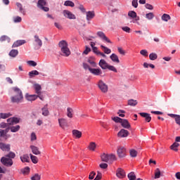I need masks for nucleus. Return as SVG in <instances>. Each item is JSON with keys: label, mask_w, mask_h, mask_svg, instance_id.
Here are the masks:
<instances>
[{"label": "nucleus", "mask_w": 180, "mask_h": 180, "mask_svg": "<svg viewBox=\"0 0 180 180\" xmlns=\"http://www.w3.org/2000/svg\"><path fill=\"white\" fill-rule=\"evenodd\" d=\"M128 178L129 180H136V174H134V172H131L128 174Z\"/></svg>", "instance_id": "nucleus-48"}, {"label": "nucleus", "mask_w": 180, "mask_h": 180, "mask_svg": "<svg viewBox=\"0 0 180 180\" xmlns=\"http://www.w3.org/2000/svg\"><path fill=\"white\" fill-rule=\"evenodd\" d=\"M41 110H42V115L43 116H49V108H48V105H45L44 106V108H41Z\"/></svg>", "instance_id": "nucleus-26"}, {"label": "nucleus", "mask_w": 180, "mask_h": 180, "mask_svg": "<svg viewBox=\"0 0 180 180\" xmlns=\"http://www.w3.org/2000/svg\"><path fill=\"white\" fill-rule=\"evenodd\" d=\"M30 148L32 150V153L34 154V155H40L41 154V152L39 150V148H37L35 146H30Z\"/></svg>", "instance_id": "nucleus-19"}, {"label": "nucleus", "mask_w": 180, "mask_h": 180, "mask_svg": "<svg viewBox=\"0 0 180 180\" xmlns=\"http://www.w3.org/2000/svg\"><path fill=\"white\" fill-rule=\"evenodd\" d=\"M39 71L37 70H32L31 72H29V76L30 78H33V77H34V75H39Z\"/></svg>", "instance_id": "nucleus-46"}, {"label": "nucleus", "mask_w": 180, "mask_h": 180, "mask_svg": "<svg viewBox=\"0 0 180 180\" xmlns=\"http://www.w3.org/2000/svg\"><path fill=\"white\" fill-rule=\"evenodd\" d=\"M158 58V56L155 53H152L149 55V58L152 61L157 60Z\"/></svg>", "instance_id": "nucleus-40"}, {"label": "nucleus", "mask_w": 180, "mask_h": 180, "mask_svg": "<svg viewBox=\"0 0 180 180\" xmlns=\"http://www.w3.org/2000/svg\"><path fill=\"white\" fill-rule=\"evenodd\" d=\"M0 41H8L9 43V41H11V38H9L8 36L3 35L0 38Z\"/></svg>", "instance_id": "nucleus-43"}, {"label": "nucleus", "mask_w": 180, "mask_h": 180, "mask_svg": "<svg viewBox=\"0 0 180 180\" xmlns=\"http://www.w3.org/2000/svg\"><path fill=\"white\" fill-rule=\"evenodd\" d=\"M14 23H20L22 22V18L19 16H16L13 18Z\"/></svg>", "instance_id": "nucleus-53"}, {"label": "nucleus", "mask_w": 180, "mask_h": 180, "mask_svg": "<svg viewBox=\"0 0 180 180\" xmlns=\"http://www.w3.org/2000/svg\"><path fill=\"white\" fill-rule=\"evenodd\" d=\"M25 98L27 99V101H36V99H37V95H30V94H26Z\"/></svg>", "instance_id": "nucleus-25"}, {"label": "nucleus", "mask_w": 180, "mask_h": 180, "mask_svg": "<svg viewBox=\"0 0 180 180\" xmlns=\"http://www.w3.org/2000/svg\"><path fill=\"white\" fill-rule=\"evenodd\" d=\"M101 161H103L104 162H108L109 161V155L103 154L101 155Z\"/></svg>", "instance_id": "nucleus-42"}, {"label": "nucleus", "mask_w": 180, "mask_h": 180, "mask_svg": "<svg viewBox=\"0 0 180 180\" xmlns=\"http://www.w3.org/2000/svg\"><path fill=\"white\" fill-rule=\"evenodd\" d=\"M121 126H122L124 129H130L131 127L130 123H129V121L125 119H122V121L121 122Z\"/></svg>", "instance_id": "nucleus-21"}, {"label": "nucleus", "mask_w": 180, "mask_h": 180, "mask_svg": "<svg viewBox=\"0 0 180 180\" xmlns=\"http://www.w3.org/2000/svg\"><path fill=\"white\" fill-rule=\"evenodd\" d=\"M35 93L37 95H41V86L40 84H34V85Z\"/></svg>", "instance_id": "nucleus-23"}, {"label": "nucleus", "mask_w": 180, "mask_h": 180, "mask_svg": "<svg viewBox=\"0 0 180 180\" xmlns=\"http://www.w3.org/2000/svg\"><path fill=\"white\" fill-rule=\"evenodd\" d=\"M117 153L120 158L126 157V148L124 147L120 146L117 150Z\"/></svg>", "instance_id": "nucleus-8"}, {"label": "nucleus", "mask_w": 180, "mask_h": 180, "mask_svg": "<svg viewBox=\"0 0 180 180\" xmlns=\"http://www.w3.org/2000/svg\"><path fill=\"white\" fill-rule=\"evenodd\" d=\"M102 179V173L98 172L96 178L94 180H101Z\"/></svg>", "instance_id": "nucleus-63"}, {"label": "nucleus", "mask_w": 180, "mask_h": 180, "mask_svg": "<svg viewBox=\"0 0 180 180\" xmlns=\"http://www.w3.org/2000/svg\"><path fill=\"white\" fill-rule=\"evenodd\" d=\"M139 115L140 116H141V117H144L146 122H147L148 123H150L151 122V115L149 113L140 112Z\"/></svg>", "instance_id": "nucleus-14"}, {"label": "nucleus", "mask_w": 180, "mask_h": 180, "mask_svg": "<svg viewBox=\"0 0 180 180\" xmlns=\"http://www.w3.org/2000/svg\"><path fill=\"white\" fill-rule=\"evenodd\" d=\"M110 58L113 63H116L117 64H119V63H120V60H119V56H117V55H116L115 53H112L110 56Z\"/></svg>", "instance_id": "nucleus-22"}, {"label": "nucleus", "mask_w": 180, "mask_h": 180, "mask_svg": "<svg viewBox=\"0 0 180 180\" xmlns=\"http://www.w3.org/2000/svg\"><path fill=\"white\" fill-rule=\"evenodd\" d=\"M34 46H35V50H39V49H41V46H43V41H41V39H40V37H39V36L37 35H35L34 37Z\"/></svg>", "instance_id": "nucleus-4"}, {"label": "nucleus", "mask_w": 180, "mask_h": 180, "mask_svg": "<svg viewBox=\"0 0 180 180\" xmlns=\"http://www.w3.org/2000/svg\"><path fill=\"white\" fill-rule=\"evenodd\" d=\"M112 120L115 122V123H122L123 119H122L119 117H112Z\"/></svg>", "instance_id": "nucleus-50"}, {"label": "nucleus", "mask_w": 180, "mask_h": 180, "mask_svg": "<svg viewBox=\"0 0 180 180\" xmlns=\"http://www.w3.org/2000/svg\"><path fill=\"white\" fill-rule=\"evenodd\" d=\"M122 30L124 31V32H126V33H130V32H131V29H130V27H122Z\"/></svg>", "instance_id": "nucleus-62"}, {"label": "nucleus", "mask_w": 180, "mask_h": 180, "mask_svg": "<svg viewBox=\"0 0 180 180\" xmlns=\"http://www.w3.org/2000/svg\"><path fill=\"white\" fill-rule=\"evenodd\" d=\"M128 16L131 18V19H134L131 22L132 23H137L139 20H140V17L137 16V13L133 11H130L128 12Z\"/></svg>", "instance_id": "nucleus-6"}, {"label": "nucleus", "mask_w": 180, "mask_h": 180, "mask_svg": "<svg viewBox=\"0 0 180 180\" xmlns=\"http://www.w3.org/2000/svg\"><path fill=\"white\" fill-rule=\"evenodd\" d=\"M35 140H37V136L34 132H32L31 134V141H35Z\"/></svg>", "instance_id": "nucleus-59"}, {"label": "nucleus", "mask_w": 180, "mask_h": 180, "mask_svg": "<svg viewBox=\"0 0 180 180\" xmlns=\"http://www.w3.org/2000/svg\"><path fill=\"white\" fill-rule=\"evenodd\" d=\"M178 147H179V143H178L177 142H174L171 146L170 148L173 150V151H178Z\"/></svg>", "instance_id": "nucleus-32"}, {"label": "nucleus", "mask_w": 180, "mask_h": 180, "mask_svg": "<svg viewBox=\"0 0 180 180\" xmlns=\"http://www.w3.org/2000/svg\"><path fill=\"white\" fill-rule=\"evenodd\" d=\"M87 62L89 63V64L91 65V67H96V63H95V61L91 59H88Z\"/></svg>", "instance_id": "nucleus-61"}, {"label": "nucleus", "mask_w": 180, "mask_h": 180, "mask_svg": "<svg viewBox=\"0 0 180 180\" xmlns=\"http://www.w3.org/2000/svg\"><path fill=\"white\" fill-rule=\"evenodd\" d=\"M6 157L12 160L16 157V154H15L13 152H10L8 154L6 155Z\"/></svg>", "instance_id": "nucleus-47"}, {"label": "nucleus", "mask_w": 180, "mask_h": 180, "mask_svg": "<svg viewBox=\"0 0 180 180\" xmlns=\"http://www.w3.org/2000/svg\"><path fill=\"white\" fill-rule=\"evenodd\" d=\"M58 123L60 127H61L62 129H65V127H67V126H68V122H67V120L64 118L58 119Z\"/></svg>", "instance_id": "nucleus-13"}, {"label": "nucleus", "mask_w": 180, "mask_h": 180, "mask_svg": "<svg viewBox=\"0 0 180 180\" xmlns=\"http://www.w3.org/2000/svg\"><path fill=\"white\" fill-rule=\"evenodd\" d=\"M161 176V171L157 168L155 170V179H158Z\"/></svg>", "instance_id": "nucleus-38"}, {"label": "nucleus", "mask_w": 180, "mask_h": 180, "mask_svg": "<svg viewBox=\"0 0 180 180\" xmlns=\"http://www.w3.org/2000/svg\"><path fill=\"white\" fill-rule=\"evenodd\" d=\"M18 54H19V51L16 49H13L10 51L9 56L15 58V57H16V56H18Z\"/></svg>", "instance_id": "nucleus-30"}, {"label": "nucleus", "mask_w": 180, "mask_h": 180, "mask_svg": "<svg viewBox=\"0 0 180 180\" xmlns=\"http://www.w3.org/2000/svg\"><path fill=\"white\" fill-rule=\"evenodd\" d=\"M97 36H98V37H100V39H101L103 41H106L107 43H112L110 39H109V38L106 37L103 32L98 31L97 32Z\"/></svg>", "instance_id": "nucleus-7"}, {"label": "nucleus", "mask_w": 180, "mask_h": 180, "mask_svg": "<svg viewBox=\"0 0 180 180\" xmlns=\"http://www.w3.org/2000/svg\"><path fill=\"white\" fill-rule=\"evenodd\" d=\"M58 46L60 49L61 53H63L62 56H63V57H69L70 56L71 51H70V48H68V43H67L65 40L59 41Z\"/></svg>", "instance_id": "nucleus-2"}, {"label": "nucleus", "mask_w": 180, "mask_h": 180, "mask_svg": "<svg viewBox=\"0 0 180 180\" xmlns=\"http://www.w3.org/2000/svg\"><path fill=\"white\" fill-rule=\"evenodd\" d=\"M72 134L75 137H77V139H81V137H82V132L77 129L72 131Z\"/></svg>", "instance_id": "nucleus-24"}, {"label": "nucleus", "mask_w": 180, "mask_h": 180, "mask_svg": "<svg viewBox=\"0 0 180 180\" xmlns=\"http://www.w3.org/2000/svg\"><path fill=\"white\" fill-rule=\"evenodd\" d=\"M25 43H26V41L25 40H17L12 45V48L15 49L16 47H19L20 46H22V44H25Z\"/></svg>", "instance_id": "nucleus-20"}, {"label": "nucleus", "mask_w": 180, "mask_h": 180, "mask_svg": "<svg viewBox=\"0 0 180 180\" xmlns=\"http://www.w3.org/2000/svg\"><path fill=\"white\" fill-rule=\"evenodd\" d=\"M126 111L124 110H119L117 112V115H119L120 117H124V114Z\"/></svg>", "instance_id": "nucleus-54"}, {"label": "nucleus", "mask_w": 180, "mask_h": 180, "mask_svg": "<svg viewBox=\"0 0 180 180\" xmlns=\"http://www.w3.org/2000/svg\"><path fill=\"white\" fill-rule=\"evenodd\" d=\"M21 172L24 175H28L29 172H30V167H25V168L21 169Z\"/></svg>", "instance_id": "nucleus-34"}, {"label": "nucleus", "mask_w": 180, "mask_h": 180, "mask_svg": "<svg viewBox=\"0 0 180 180\" xmlns=\"http://www.w3.org/2000/svg\"><path fill=\"white\" fill-rule=\"evenodd\" d=\"M88 148L89 150H91V151H95V148H96V143H95V142H91Z\"/></svg>", "instance_id": "nucleus-36"}, {"label": "nucleus", "mask_w": 180, "mask_h": 180, "mask_svg": "<svg viewBox=\"0 0 180 180\" xmlns=\"http://www.w3.org/2000/svg\"><path fill=\"white\" fill-rule=\"evenodd\" d=\"M1 162L4 167H12L13 165V160L9 158H6V156L1 158Z\"/></svg>", "instance_id": "nucleus-3"}, {"label": "nucleus", "mask_w": 180, "mask_h": 180, "mask_svg": "<svg viewBox=\"0 0 180 180\" xmlns=\"http://www.w3.org/2000/svg\"><path fill=\"white\" fill-rule=\"evenodd\" d=\"M0 148L2 151H10L11 150V145L6 144L4 143H0Z\"/></svg>", "instance_id": "nucleus-18"}, {"label": "nucleus", "mask_w": 180, "mask_h": 180, "mask_svg": "<svg viewBox=\"0 0 180 180\" xmlns=\"http://www.w3.org/2000/svg\"><path fill=\"white\" fill-rule=\"evenodd\" d=\"M162 20L164 22H168V20H171V16L168 14H163L161 17Z\"/></svg>", "instance_id": "nucleus-31"}, {"label": "nucleus", "mask_w": 180, "mask_h": 180, "mask_svg": "<svg viewBox=\"0 0 180 180\" xmlns=\"http://www.w3.org/2000/svg\"><path fill=\"white\" fill-rule=\"evenodd\" d=\"M116 176H117V178L123 179V178L126 176V172H124V170L123 169L119 168L117 170Z\"/></svg>", "instance_id": "nucleus-12"}, {"label": "nucleus", "mask_w": 180, "mask_h": 180, "mask_svg": "<svg viewBox=\"0 0 180 180\" xmlns=\"http://www.w3.org/2000/svg\"><path fill=\"white\" fill-rule=\"evenodd\" d=\"M107 69L110 71H113V72H117V69L113 65H108Z\"/></svg>", "instance_id": "nucleus-51"}, {"label": "nucleus", "mask_w": 180, "mask_h": 180, "mask_svg": "<svg viewBox=\"0 0 180 180\" xmlns=\"http://www.w3.org/2000/svg\"><path fill=\"white\" fill-rule=\"evenodd\" d=\"M98 88L101 89V92H103L104 94L108 92V86L102 80L98 82Z\"/></svg>", "instance_id": "nucleus-9"}, {"label": "nucleus", "mask_w": 180, "mask_h": 180, "mask_svg": "<svg viewBox=\"0 0 180 180\" xmlns=\"http://www.w3.org/2000/svg\"><path fill=\"white\" fill-rule=\"evenodd\" d=\"M137 103V100L130 99L128 101V105H129V106H136Z\"/></svg>", "instance_id": "nucleus-41"}, {"label": "nucleus", "mask_w": 180, "mask_h": 180, "mask_svg": "<svg viewBox=\"0 0 180 180\" xmlns=\"http://www.w3.org/2000/svg\"><path fill=\"white\" fill-rule=\"evenodd\" d=\"M47 5V2H46V0H39L37 3V6L39 8V9H41L44 12H49L50 11V8L49 7H46Z\"/></svg>", "instance_id": "nucleus-5"}, {"label": "nucleus", "mask_w": 180, "mask_h": 180, "mask_svg": "<svg viewBox=\"0 0 180 180\" xmlns=\"http://www.w3.org/2000/svg\"><path fill=\"white\" fill-rule=\"evenodd\" d=\"M129 154L131 155V157L136 158V157H137V151L134 149H131L129 150Z\"/></svg>", "instance_id": "nucleus-44"}, {"label": "nucleus", "mask_w": 180, "mask_h": 180, "mask_svg": "<svg viewBox=\"0 0 180 180\" xmlns=\"http://www.w3.org/2000/svg\"><path fill=\"white\" fill-rule=\"evenodd\" d=\"M98 65L102 68V70H108V67L109 66V64L106 63V60L101 59L99 61Z\"/></svg>", "instance_id": "nucleus-17"}, {"label": "nucleus", "mask_w": 180, "mask_h": 180, "mask_svg": "<svg viewBox=\"0 0 180 180\" xmlns=\"http://www.w3.org/2000/svg\"><path fill=\"white\" fill-rule=\"evenodd\" d=\"M117 51L118 53H120V54H122V56H124L126 54V51H124V50H123V49H122L121 47H118Z\"/></svg>", "instance_id": "nucleus-60"}, {"label": "nucleus", "mask_w": 180, "mask_h": 180, "mask_svg": "<svg viewBox=\"0 0 180 180\" xmlns=\"http://www.w3.org/2000/svg\"><path fill=\"white\" fill-rule=\"evenodd\" d=\"M95 18V11H87L86 13V19L88 21V23H91L89 20H91V19H94Z\"/></svg>", "instance_id": "nucleus-11"}, {"label": "nucleus", "mask_w": 180, "mask_h": 180, "mask_svg": "<svg viewBox=\"0 0 180 180\" xmlns=\"http://www.w3.org/2000/svg\"><path fill=\"white\" fill-rule=\"evenodd\" d=\"M101 49H102V50L103 51L105 54H110L112 53V50H110V49H109L103 45H101Z\"/></svg>", "instance_id": "nucleus-29"}, {"label": "nucleus", "mask_w": 180, "mask_h": 180, "mask_svg": "<svg viewBox=\"0 0 180 180\" xmlns=\"http://www.w3.org/2000/svg\"><path fill=\"white\" fill-rule=\"evenodd\" d=\"M175 122H176V124H179V126H180V115H179L178 116H176V117L175 118Z\"/></svg>", "instance_id": "nucleus-64"}, {"label": "nucleus", "mask_w": 180, "mask_h": 180, "mask_svg": "<svg viewBox=\"0 0 180 180\" xmlns=\"http://www.w3.org/2000/svg\"><path fill=\"white\" fill-rule=\"evenodd\" d=\"M65 6H70L71 8H74L75 6V4L72 1L68 0L65 1L64 3Z\"/></svg>", "instance_id": "nucleus-33"}, {"label": "nucleus", "mask_w": 180, "mask_h": 180, "mask_svg": "<svg viewBox=\"0 0 180 180\" xmlns=\"http://www.w3.org/2000/svg\"><path fill=\"white\" fill-rule=\"evenodd\" d=\"M12 89L15 95L11 97V102L13 103H19L22 102L23 100V93H22V90L18 87H13Z\"/></svg>", "instance_id": "nucleus-1"}, {"label": "nucleus", "mask_w": 180, "mask_h": 180, "mask_svg": "<svg viewBox=\"0 0 180 180\" xmlns=\"http://www.w3.org/2000/svg\"><path fill=\"white\" fill-rule=\"evenodd\" d=\"M140 54H141V56H143V57H148V51H147V50L146 49L141 50Z\"/></svg>", "instance_id": "nucleus-52"}, {"label": "nucleus", "mask_w": 180, "mask_h": 180, "mask_svg": "<svg viewBox=\"0 0 180 180\" xmlns=\"http://www.w3.org/2000/svg\"><path fill=\"white\" fill-rule=\"evenodd\" d=\"M20 160L22 161V162H29L30 161V158H29V155L25 154V155H22V156H20Z\"/></svg>", "instance_id": "nucleus-28"}, {"label": "nucleus", "mask_w": 180, "mask_h": 180, "mask_svg": "<svg viewBox=\"0 0 180 180\" xmlns=\"http://www.w3.org/2000/svg\"><path fill=\"white\" fill-rule=\"evenodd\" d=\"M0 116L1 117V119H8V117H9L10 116H12V115H11V113H0Z\"/></svg>", "instance_id": "nucleus-49"}, {"label": "nucleus", "mask_w": 180, "mask_h": 180, "mask_svg": "<svg viewBox=\"0 0 180 180\" xmlns=\"http://www.w3.org/2000/svg\"><path fill=\"white\" fill-rule=\"evenodd\" d=\"M116 160V155L111 154L108 155V161H115Z\"/></svg>", "instance_id": "nucleus-57"}, {"label": "nucleus", "mask_w": 180, "mask_h": 180, "mask_svg": "<svg viewBox=\"0 0 180 180\" xmlns=\"http://www.w3.org/2000/svg\"><path fill=\"white\" fill-rule=\"evenodd\" d=\"M131 5L134 8H137L139 6V0H132Z\"/></svg>", "instance_id": "nucleus-56"}, {"label": "nucleus", "mask_w": 180, "mask_h": 180, "mask_svg": "<svg viewBox=\"0 0 180 180\" xmlns=\"http://www.w3.org/2000/svg\"><path fill=\"white\" fill-rule=\"evenodd\" d=\"M16 6L17 8H19V11L21 13H22L23 15H25V9H23V7L22 6V4L20 3H16Z\"/></svg>", "instance_id": "nucleus-37"}, {"label": "nucleus", "mask_w": 180, "mask_h": 180, "mask_svg": "<svg viewBox=\"0 0 180 180\" xmlns=\"http://www.w3.org/2000/svg\"><path fill=\"white\" fill-rule=\"evenodd\" d=\"M146 19H148V20H153V19H154V13H146Z\"/></svg>", "instance_id": "nucleus-45"}, {"label": "nucleus", "mask_w": 180, "mask_h": 180, "mask_svg": "<svg viewBox=\"0 0 180 180\" xmlns=\"http://www.w3.org/2000/svg\"><path fill=\"white\" fill-rule=\"evenodd\" d=\"M63 16L68 19H76L75 15L68 10H64L63 11Z\"/></svg>", "instance_id": "nucleus-10"}, {"label": "nucleus", "mask_w": 180, "mask_h": 180, "mask_svg": "<svg viewBox=\"0 0 180 180\" xmlns=\"http://www.w3.org/2000/svg\"><path fill=\"white\" fill-rule=\"evenodd\" d=\"M72 112H74V110H72V108H67V116H68V117H70V119H72Z\"/></svg>", "instance_id": "nucleus-35"}, {"label": "nucleus", "mask_w": 180, "mask_h": 180, "mask_svg": "<svg viewBox=\"0 0 180 180\" xmlns=\"http://www.w3.org/2000/svg\"><path fill=\"white\" fill-rule=\"evenodd\" d=\"M89 72H91V74H93V75H101L102 70H101V68H91L89 69Z\"/></svg>", "instance_id": "nucleus-16"}, {"label": "nucleus", "mask_w": 180, "mask_h": 180, "mask_svg": "<svg viewBox=\"0 0 180 180\" xmlns=\"http://www.w3.org/2000/svg\"><path fill=\"white\" fill-rule=\"evenodd\" d=\"M40 175L39 174H35L32 178L31 180H40Z\"/></svg>", "instance_id": "nucleus-58"}, {"label": "nucleus", "mask_w": 180, "mask_h": 180, "mask_svg": "<svg viewBox=\"0 0 180 180\" xmlns=\"http://www.w3.org/2000/svg\"><path fill=\"white\" fill-rule=\"evenodd\" d=\"M10 130L11 133H16L20 130V125H16V126H12L10 127Z\"/></svg>", "instance_id": "nucleus-27"}, {"label": "nucleus", "mask_w": 180, "mask_h": 180, "mask_svg": "<svg viewBox=\"0 0 180 180\" xmlns=\"http://www.w3.org/2000/svg\"><path fill=\"white\" fill-rule=\"evenodd\" d=\"M118 137L124 138L129 136V131L122 129L117 134Z\"/></svg>", "instance_id": "nucleus-15"}, {"label": "nucleus", "mask_w": 180, "mask_h": 180, "mask_svg": "<svg viewBox=\"0 0 180 180\" xmlns=\"http://www.w3.org/2000/svg\"><path fill=\"white\" fill-rule=\"evenodd\" d=\"M27 63V65H30L31 67H36V65H37V63L34 60H28Z\"/></svg>", "instance_id": "nucleus-55"}, {"label": "nucleus", "mask_w": 180, "mask_h": 180, "mask_svg": "<svg viewBox=\"0 0 180 180\" xmlns=\"http://www.w3.org/2000/svg\"><path fill=\"white\" fill-rule=\"evenodd\" d=\"M30 155L33 164H37V162H39V159L35 155H33L32 154H30Z\"/></svg>", "instance_id": "nucleus-39"}]
</instances>
